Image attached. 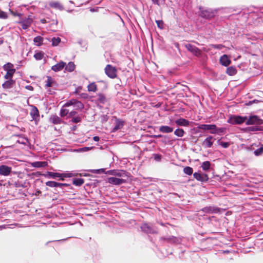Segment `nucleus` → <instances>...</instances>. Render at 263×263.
<instances>
[{
	"label": "nucleus",
	"instance_id": "1",
	"mask_svg": "<svg viewBox=\"0 0 263 263\" xmlns=\"http://www.w3.org/2000/svg\"><path fill=\"white\" fill-rule=\"evenodd\" d=\"M71 106H73L74 110L82 109L84 108L83 104L81 101L74 99L69 100L64 104V106L66 107Z\"/></svg>",
	"mask_w": 263,
	"mask_h": 263
},
{
	"label": "nucleus",
	"instance_id": "2",
	"mask_svg": "<svg viewBox=\"0 0 263 263\" xmlns=\"http://www.w3.org/2000/svg\"><path fill=\"white\" fill-rule=\"evenodd\" d=\"M160 240L165 241L168 243L172 244H180L182 241V237H175L174 236H166L160 237Z\"/></svg>",
	"mask_w": 263,
	"mask_h": 263
},
{
	"label": "nucleus",
	"instance_id": "3",
	"mask_svg": "<svg viewBox=\"0 0 263 263\" xmlns=\"http://www.w3.org/2000/svg\"><path fill=\"white\" fill-rule=\"evenodd\" d=\"M200 15L205 18L210 19L213 17L216 11L211 9H204L203 8L200 7Z\"/></svg>",
	"mask_w": 263,
	"mask_h": 263
},
{
	"label": "nucleus",
	"instance_id": "4",
	"mask_svg": "<svg viewBox=\"0 0 263 263\" xmlns=\"http://www.w3.org/2000/svg\"><path fill=\"white\" fill-rule=\"evenodd\" d=\"M247 120V117H242L240 116L233 115L230 117L228 122L231 124H241L246 122Z\"/></svg>",
	"mask_w": 263,
	"mask_h": 263
},
{
	"label": "nucleus",
	"instance_id": "5",
	"mask_svg": "<svg viewBox=\"0 0 263 263\" xmlns=\"http://www.w3.org/2000/svg\"><path fill=\"white\" fill-rule=\"evenodd\" d=\"M105 72L106 74L111 79L116 78L117 76V69L115 67L112 66L110 64H108L105 67Z\"/></svg>",
	"mask_w": 263,
	"mask_h": 263
},
{
	"label": "nucleus",
	"instance_id": "6",
	"mask_svg": "<svg viewBox=\"0 0 263 263\" xmlns=\"http://www.w3.org/2000/svg\"><path fill=\"white\" fill-rule=\"evenodd\" d=\"M140 228L141 230L146 234H158V231L154 229L152 224L144 223L141 225Z\"/></svg>",
	"mask_w": 263,
	"mask_h": 263
},
{
	"label": "nucleus",
	"instance_id": "7",
	"mask_svg": "<svg viewBox=\"0 0 263 263\" xmlns=\"http://www.w3.org/2000/svg\"><path fill=\"white\" fill-rule=\"evenodd\" d=\"M263 123V120L260 119L257 116H252L249 117L248 119L247 118V120L246 121V124L247 125H261Z\"/></svg>",
	"mask_w": 263,
	"mask_h": 263
},
{
	"label": "nucleus",
	"instance_id": "8",
	"mask_svg": "<svg viewBox=\"0 0 263 263\" xmlns=\"http://www.w3.org/2000/svg\"><path fill=\"white\" fill-rule=\"evenodd\" d=\"M185 48L192 54L196 57H199L201 55V52L200 50L194 45L191 44H185L184 45Z\"/></svg>",
	"mask_w": 263,
	"mask_h": 263
},
{
	"label": "nucleus",
	"instance_id": "9",
	"mask_svg": "<svg viewBox=\"0 0 263 263\" xmlns=\"http://www.w3.org/2000/svg\"><path fill=\"white\" fill-rule=\"evenodd\" d=\"M226 130L225 127L218 128L215 124H211L210 128V133L211 134H218L221 135L224 133Z\"/></svg>",
	"mask_w": 263,
	"mask_h": 263
},
{
	"label": "nucleus",
	"instance_id": "10",
	"mask_svg": "<svg viewBox=\"0 0 263 263\" xmlns=\"http://www.w3.org/2000/svg\"><path fill=\"white\" fill-rule=\"evenodd\" d=\"M30 115L32 118V120H34L37 123L40 119V115L39 110L36 106L34 105L31 106Z\"/></svg>",
	"mask_w": 263,
	"mask_h": 263
},
{
	"label": "nucleus",
	"instance_id": "11",
	"mask_svg": "<svg viewBox=\"0 0 263 263\" xmlns=\"http://www.w3.org/2000/svg\"><path fill=\"white\" fill-rule=\"evenodd\" d=\"M32 19L30 17L25 18L24 19L21 18L20 20L17 22V23L21 24L22 28L24 30H26L30 27L31 23H32Z\"/></svg>",
	"mask_w": 263,
	"mask_h": 263
},
{
	"label": "nucleus",
	"instance_id": "12",
	"mask_svg": "<svg viewBox=\"0 0 263 263\" xmlns=\"http://www.w3.org/2000/svg\"><path fill=\"white\" fill-rule=\"evenodd\" d=\"M107 182L111 184L119 185L125 183L126 181L125 179L117 178L115 177H109L107 179Z\"/></svg>",
	"mask_w": 263,
	"mask_h": 263
},
{
	"label": "nucleus",
	"instance_id": "13",
	"mask_svg": "<svg viewBox=\"0 0 263 263\" xmlns=\"http://www.w3.org/2000/svg\"><path fill=\"white\" fill-rule=\"evenodd\" d=\"M12 172V167L6 165H0V175L8 176Z\"/></svg>",
	"mask_w": 263,
	"mask_h": 263
},
{
	"label": "nucleus",
	"instance_id": "14",
	"mask_svg": "<svg viewBox=\"0 0 263 263\" xmlns=\"http://www.w3.org/2000/svg\"><path fill=\"white\" fill-rule=\"evenodd\" d=\"M193 176L197 180L200 182H207L209 180L208 175L206 174L195 172L194 173Z\"/></svg>",
	"mask_w": 263,
	"mask_h": 263
},
{
	"label": "nucleus",
	"instance_id": "15",
	"mask_svg": "<svg viewBox=\"0 0 263 263\" xmlns=\"http://www.w3.org/2000/svg\"><path fill=\"white\" fill-rule=\"evenodd\" d=\"M46 178H50L55 179L56 178H60V180H64L63 178V173H54L51 172H47L46 174L43 175Z\"/></svg>",
	"mask_w": 263,
	"mask_h": 263
},
{
	"label": "nucleus",
	"instance_id": "16",
	"mask_svg": "<svg viewBox=\"0 0 263 263\" xmlns=\"http://www.w3.org/2000/svg\"><path fill=\"white\" fill-rule=\"evenodd\" d=\"M124 125V121L116 118L115 126L111 130V132H115L118 130L121 129Z\"/></svg>",
	"mask_w": 263,
	"mask_h": 263
},
{
	"label": "nucleus",
	"instance_id": "17",
	"mask_svg": "<svg viewBox=\"0 0 263 263\" xmlns=\"http://www.w3.org/2000/svg\"><path fill=\"white\" fill-rule=\"evenodd\" d=\"M215 139L212 136H209L203 141L202 145L206 148H210L212 146Z\"/></svg>",
	"mask_w": 263,
	"mask_h": 263
},
{
	"label": "nucleus",
	"instance_id": "18",
	"mask_svg": "<svg viewBox=\"0 0 263 263\" xmlns=\"http://www.w3.org/2000/svg\"><path fill=\"white\" fill-rule=\"evenodd\" d=\"M220 63L224 66H228L231 64V60L227 54L222 55L220 58Z\"/></svg>",
	"mask_w": 263,
	"mask_h": 263
},
{
	"label": "nucleus",
	"instance_id": "19",
	"mask_svg": "<svg viewBox=\"0 0 263 263\" xmlns=\"http://www.w3.org/2000/svg\"><path fill=\"white\" fill-rule=\"evenodd\" d=\"M65 66V63L63 61H61L57 64L51 67V69L55 71L58 72L62 70Z\"/></svg>",
	"mask_w": 263,
	"mask_h": 263
},
{
	"label": "nucleus",
	"instance_id": "20",
	"mask_svg": "<svg viewBox=\"0 0 263 263\" xmlns=\"http://www.w3.org/2000/svg\"><path fill=\"white\" fill-rule=\"evenodd\" d=\"M201 211L205 213H216L219 211V209L217 208L210 206L203 208Z\"/></svg>",
	"mask_w": 263,
	"mask_h": 263
},
{
	"label": "nucleus",
	"instance_id": "21",
	"mask_svg": "<svg viewBox=\"0 0 263 263\" xmlns=\"http://www.w3.org/2000/svg\"><path fill=\"white\" fill-rule=\"evenodd\" d=\"M159 130L162 133L168 134L172 133L173 131L174 128L169 126L162 125L159 127Z\"/></svg>",
	"mask_w": 263,
	"mask_h": 263
},
{
	"label": "nucleus",
	"instance_id": "22",
	"mask_svg": "<svg viewBox=\"0 0 263 263\" xmlns=\"http://www.w3.org/2000/svg\"><path fill=\"white\" fill-rule=\"evenodd\" d=\"M175 123L178 126H187L190 124V122L183 118H180L175 121Z\"/></svg>",
	"mask_w": 263,
	"mask_h": 263
},
{
	"label": "nucleus",
	"instance_id": "23",
	"mask_svg": "<svg viewBox=\"0 0 263 263\" xmlns=\"http://www.w3.org/2000/svg\"><path fill=\"white\" fill-rule=\"evenodd\" d=\"M50 121L54 124H59L62 123V119L57 115H52L50 118Z\"/></svg>",
	"mask_w": 263,
	"mask_h": 263
},
{
	"label": "nucleus",
	"instance_id": "24",
	"mask_svg": "<svg viewBox=\"0 0 263 263\" xmlns=\"http://www.w3.org/2000/svg\"><path fill=\"white\" fill-rule=\"evenodd\" d=\"M45 86L46 87H51L53 84H56L55 80L50 76H47V80L45 81Z\"/></svg>",
	"mask_w": 263,
	"mask_h": 263
},
{
	"label": "nucleus",
	"instance_id": "25",
	"mask_svg": "<svg viewBox=\"0 0 263 263\" xmlns=\"http://www.w3.org/2000/svg\"><path fill=\"white\" fill-rule=\"evenodd\" d=\"M75 65L74 64L73 62H70L68 63L67 65H66L65 64V69L66 71H68V72H72L73 71H74V69H75Z\"/></svg>",
	"mask_w": 263,
	"mask_h": 263
},
{
	"label": "nucleus",
	"instance_id": "26",
	"mask_svg": "<svg viewBox=\"0 0 263 263\" xmlns=\"http://www.w3.org/2000/svg\"><path fill=\"white\" fill-rule=\"evenodd\" d=\"M237 72V69L235 67L230 66L227 68L226 73L229 76H234Z\"/></svg>",
	"mask_w": 263,
	"mask_h": 263
},
{
	"label": "nucleus",
	"instance_id": "27",
	"mask_svg": "<svg viewBox=\"0 0 263 263\" xmlns=\"http://www.w3.org/2000/svg\"><path fill=\"white\" fill-rule=\"evenodd\" d=\"M114 176L119 177H127V172L125 171L115 170Z\"/></svg>",
	"mask_w": 263,
	"mask_h": 263
},
{
	"label": "nucleus",
	"instance_id": "28",
	"mask_svg": "<svg viewBox=\"0 0 263 263\" xmlns=\"http://www.w3.org/2000/svg\"><path fill=\"white\" fill-rule=\"evenodd\" d=\"M14 83V81L12 79L8 80L5 81L2 85L3 87L5 89L10 88L12 87L13 84Z\"/></svg>",
	"mask_w": 263,
	"mask_h": 263
},
{
	"label": "nucleus",
	"instance_id": "29",
	"mask_svg": "<svg viewBox=\"0 0 263 263\" xmlns=\"http://www.w3.org/2000/svg\"><path fill=\"white\" fill-rule=\"evenodd\" d=\"M49 5L50 7L52 8H54L58 9H59L60 10H62L63 9V6L58 2H52L49 3Z\"/></svg>",
	"mask_w": 263,
	"mask_h": 263
},
{
	"label": "nucleus",
	"instance_id": "30",
	"mask_svg": "<svg viewBox=\"0 0 263 263\" xmlns=\"http://www.w3.org/2000/svg\"><path fill=\"white\" fill-rule=\"evenodd\" d=\"M46 185L48 186L51 187H61V184L59 182H57L53 181H48L46 182Z\"/></svg>",
	"mask_w": 263,
	"mask_h": 263
},
{
	"label": "nucleus",
	"instance_id": "31",
	"mask_svg": "<svg viewBox=\"0 0 263 263\" xmlns=\"http://www.w3.org/2000/svg\"><path fill=\"white\" fill-rule=\"evenodd\" d=\"M84 183V180L82 178H74L72 180V183L77 186H81Z\"/></svg>",
	"mask_w": 263,
	"mask_h": 263
},
{
	"label": "nucleus",
	"instance_id": "32",
	"mask_svg": "<svg viewBox=\"0 0 263 263\" xmlns=\"http://www.w3.org/2000/svg\"><path fill=\"white\" fill-rule=\"evenodd\" d=\"M43 38L41 36H37L33 39V42L35 45L40 46L42 45Z\"/></svg>",
	"mask_w": 263,
	"mask_h": 263
},
{
	"label": "nucleus",
	"instance_id": "33",
	"mask_svg": "<svg viewBox=\"0 0 263 263\" xmlns=\"http://www.w3.org/2000/svg\"><path fill=\"white\" fill-rule=\"evenodd\" d=\"M67 107L64 106V105L62 106L60 110V116L62 117H65L69 115V109L66 108Z\"/></svg>",
	"mask_w": 263,
	"mask_h": 263
},
{
	"label": "nucleus",
	"instance_id": "34",
	"mask_svg": "<svg viewBox=\"0 0 263 263\" xmlns=\"http://www.w3.org/2000/svg\"><path fill=\"white\" fill-rule=\"evenodd\" d=\"M6 71L7 73L4 76L5 79L7 80L12 79V76L15 72V69H12L11 70Z\"/></svg>",
	"mask_w": 263,
	"mask_h": 263
},
{
	"label": "nucleus",
	"instance_id": "35",
	"mask_svg": "<svg viewBox=\"0 0 263 263\" xmlns=\"http://www.w3.org/2000/svg\"><path fill=\"white\" fill-rule=\"evenodd\" d=\"M185 134V132L182 128H177L174 131V134L178 137H182Z\"/></svg>",
	"mask_w": 263,
	"mask_h": 263
},
{
	"label": "nucleus",
	"instance_id": "36",
	"mask_svg": "<svg viewBox=\"0 0 263 263\" xmlns=\"http://www.w3.org/2000/svg\"><path fill=\"white\" fill-rule=\"evenodd\" d=\"M87 88L89 91L96 92L97 90V86L95 82L89 84Z\"/></svg>",
	"mask_w": 263,
	"mask_h": 263
},
{
	"label": "nucleus",
	"instance_id": "37",
	"mask_svg": "<svg viewBox=\"0 0 263 263\" xmlns=\"http://www.w3.org/2000/svg\"><path fill=\"white\" fill-rule=\"evenodd\" d=\"M210 166L211 163L208 161L203 162L201 166L202 169L204 171H207L208 170H209L210 168Z\"/></svg>",
	"mask_w": 263,
	"mask_h": 263
},
{
	"label": "nucleus",
	"instance_id": "38",
	"mask_svg": "<svg viewBox=\"0 0 263 263\" xmlns=\"http://www.w3.org/2000/svg\"><path fill=\"white\" fill-rule=\"evenodd\" d=\"M79 173H77L75 172H69L67 173H63V178L64 179V178H69L74 176H78Z\"/></svg>",
	"mask_w": 263,
	"mask_h": 263
},
{
	"label": "nucleus",
	"instance_id": "39",
	"mask_svg": "<svg viewBox=\"0 0 263 263\" xmlns=\"http://www.w3.org/2000/svg\"><path fill=\"white\" fill-rule=\"evenodd\" d=\"M12 63H7L3 66V69L5 71L11 70L12 69H14Z\"/></svg>",
	"mask_w": 263,
	"mask_h": 263
},
{
	"label": "nucleus",
	"instance_id": "40",
	"mask_svg": "<svg viewBox=\"0 0 263 263\" xmlns=\"http://www.w3.org/2000/svg\"><path fill=\"white\" fill-rule=\"evenodd\" d=\"M183 172L186 175H191L193 174V170L191 167L185 166L183 168Z\"/></svg>",
	"mask_w": 263,
	"mask_h": 263
},
{
	"label": "nucleus",
	"instance_id": "41",
	"mask_svg": "<svg viewBox=\"0 0 263 263\" xmlns=\"http://www.w3.org/2000/svg\"><path fill=\"white\" fill-rule=\"evenodd\" d=\"M98 101L101 103H104L106 102L105 96L102 93H99L98 95Z\"/></svg>",
	"mask_w": 263,
	"mask_h": 263
},
{
	"label": "nucleus",
	"instance_id": "42",
	"mask_svg": "<svg viewBox=\"0 0 263 263\" xmlns=\"http://www.w3.org/2000/svg\"><path fill=\"white\" fill-rule=\"evenodd\" d=\"M211 124H200L198 126V128L203 130H209Z\"/></svg>",
	"mask_w": 263,
	"mask_h": 263
},
{
	"label": "nucleus",
	"instance_id": "43",
	"mask_svg": "<svg viewBox=\"0 0 263 263\" xmlns=\"http://www.w3.org/2000/svg\"><path fill=\"white\" fill-rule=\"evenodd\" d=\"M263 154V145L254 151V154L256 156H261Z\"/></svg>",
	"mask_w": 263,
	"mask_h": 263
},
{
	"label": "nucleus",
	"instance_id": "44",
	"mask_svg": "<svg viewBox=\"0 0 263 263\" xmlns=\"http://www.w3.org/2000/svg\"><path fill=\"white\" fill-rule=\"evenodd\" d=\"M44 57V53L42 52H36L34 54V58L36 60H42Z\"/></svg>",
	"mask_w": 263,
	"mask_h": 263
},
{
	"label": "nucleus",
	"instance_id": "45",
	"mask_svg": "<svg viewBox=\"0 0 263 263\" xmlns=\"http://www.w3.org/2000/svg\"><path fill=\"white\" fill-rule=\"evenodd\" d=\"M61 42V39L59 37H53L52 39V45L54 46H57Z\"/></svg>",
	"mask_w": 263,
	"mask_h": 263
},
{
	"label": "nucleus",
	"instance_id": "46",
	"mask_svg": "<svg viewBox=\"0 0 263 263\" xmlns=\"http://www.w3.org/2000/svg\"><path fill=\"white\" fill-rule=\"evenodd\" d=\"M248 132H257L259 131L260 128L258 126H249L246 128Z\"/></svg>",
	"mask_w": 263,
	"mask_h": 263
},
{
	"label": "nucleus",
	"instance_id": "47",
	"mask_svg": "<svg viewBox=\"0 0 263 263\" xmlns=\"http://www.w3.org/2000/svg\"><path fill=\"white\" fill-rule=\"evenodd\" d=\"M211 46L212 48L221 50L224 47V46L222 44H212Z\"/></svg>",
	"mask_w": 263,
	"mask_h": 263
},
{
	"label": "nucleus",
	"instance_id": "48",
	"mask_svg": "<svg viewBox=\"0 0 263 263\" xmlns=\"http://www.w3.org/2000/svg\"><path fill=\"white\" fill-rule=\"evenodd\" d=\"M153 137L156 138H164L165 140L162 141V142L165 143H166L167 142L166 139L168 138V136L162 135H154Z\"/></svg>",
	"mask_w": 263,
	"mask_h": 263
},
{
	"label": "nucleus",
	"instance_id": "49",
	"mask_svg": "<svg viewBox=\"0 0 263 263\" xmlns=\"http://www.w3.org/2000/svg\"><path fill=\"white\" fill-rule=\"evenodd\" d=\"M82 120V119H81V117H80V116H77V117H73L72 120H71V122H73V123H79Z\"/></svg>",
	"mask_w": 263,
	"mask_h": 263
},
{
	"label": "nucleus",
	"instance_id": "50",
	"mask_svg": "<svg viewBox=\"0 0 263 263\" xmlns=\"http://www.w3.org/2000/svg\"><path fill=\"white\" fill-rule=\"evenodd\" d=\"M8 17V14L6 12L0 11V18L2 19H6Z\"/></svg>",
	"mask_w": 263,
	"mask_h": 263
},
{
	"label": "nucleus",
	"instance_id": "51",
	"mask_svg": "<svg viewBox=\"0 0 263 263\" xmlns=\"http://www.w3.org/2000/svg\"><path fill=\"white\" fill-rule=\"evenodd\" d=\"M27 142V139L26 138H21L16 141V143L25 145Z\"/></svg>",
	"mask_w": 263,
	"mask_h": 263
},
{
	"label": "nucleus",
	"instance_id": "52",
	"mask_svg": "<svg viewBox=\"0 0 263 263\" xmlns=\"http://www.w3.org/2000/svg\"><path fill=\"white\" fill-rule=\"evenodd\" d=\"M153 156H154V158L155 160H156V161H158V162H159L161 161V158H162V156L161 155L157 154H154L153 155Z\"/></svg>",
	"mask_w": 263,
	"mask_h": 263
},
{
	"label": "nucleus",
	"instance_id": "53",
	"mask_svg": "<svg viewBox=\"0 0 263 263\" xmlns=\"http://www.w3.org/2000/svg\"><path fill=\"white\" fill-rule=\"evenodd\" d=\"M92 147H84L82 148H79L77 150V152H86L90 149H91Z\"/></svg>",
	"mask_w": 263,
	"mask_h": 263
},
{
	"label": "nucleus",
	"instance_id": "54",
	"mask_svg": "<svg viewBox=\"0 0 263 263\" xmlns=\"http://www.w3.org/2000/svg\"><path fill=\"white\" fill-rule=\"evenodd\" d=\"M89 171L92 173H101L104 172L105 169L101 168L98 170H90Z\"/></svg>",
	"mask_w": 263,
	"mask_h": 263
},
{
	"label": "nucleus",
	"instance_id": "55",
	"mask_svg": "<svg viewBox=\"0 0 263 263\" xmlns=\"http://www.w3.org/2000/svg\"><path fill=\"white\" fill-rule=\"evenodd\" d=\"M156 23L158 27L160 28H163V22L162 20H156Z\"/></svg>",
	"mask_w": 263,
	"mask_h": 263
},
{
	"label": "nucleus",
	"instance_id": "56",
	"mask_svg": "<svg viewBox=\"0 0 263 263\" xmlns=\"http://www.w3.org/2000/svg\"><path fill=\"white\" fill-rule=\"evenodd\" d=\"M261 101H260V100H256V99H254L252 101H249L248 103H247L246 104L247 105H251L252 104H253V103H259V102H261Z\"/></svg>",
	"mask_w": 263,
	"mask_h": 263
},
{
	"label": "nucleus",
	"instance_id": "57",
	"mask_svg": "<svg viewBox=\"0 0 263 263\" xmlns=\"http://www.w3.org/2000/svg\"><path fill=\"white\" fill-rule=\"evenodd\" d=\"M219 145H220L223 148H227L230 144L228 142L221 141L219 143Z\"/></svg>",
	"mask_w": 263,
	"mask_h": 263
},
{
	"label": "nucleus",
	"instance_id": "58",
	"mask_svg": "<svg viewBox=\"0 0 263 263\" xmlns=\"http://www.w3.org/2000/svg\"><path fill=\"white\" fill-rule=\"evenodd\" d=\"M10 12L11 14H12L13 16H18L20 17V18H21L22 14L14 12L13 11L11 10V9H10Z\"/></svg>",
	"mask_w": 263,
	"mask_h": 263
},
{
	"label": "nucleus",
	"instance_id": "59",
	"mask_svg": "<svg viewBox=\"0 0 263 263\" xmlns=\"http://www.w3.org/2000/svg\"><path fill=\"white\" fill-rule=\"evenodd\" d=\"M77 114V112L74 110H71L69 111L68 117H74V116Z\"/></svg>",
	"mask_w": 263,
	"mask_h": 263
},
{
	"label": "nucleus",
	"instance_id": "60",
	"mask_svg": "<svg viewBox=\"0 0 263 263\" xmlns=\"http://www.w3.org/2000/svg\"><path fill=\"white\" fill-rule=\"evenodd\" d=\"M115 172V170H110L107 171L105 173V174H107V175H110L114 176Z\"/></svg>",
	"mask_w": 263,
	"mask_h": 263
},
{
	"label": "nucleus",
	"instance_id": "61",
	"mask_svg": "<svg viewBox=\"0 0 263 263\" xmlns=\"http://www.w3.org/2000/svg\"><path fill=\"white\" fill-rule=\"evenodd\" d=\"M37 164H41L40 165H38L37 167H44L47 165V162H37Z\"/></svg>",
	"mask_w": 263,
	"mask_h": 263
},
{
	"label": "nucleus",
	"instance_id": "62",
	"mask_svg": "<svg viewBox=\"0 0 263 263\" xmlns=\"http://www.w3.org/2000/svg\"><path fill=\"white\" fill-rule=\"evenodd\" d=\"M154 4L160 6V3L159 0H151Z\"/></svg>",
	"mask_w": 263,
	"mask_h": 263
},
{
	"label": "nucleus",
	"instance_id": "63",
	"mask_svg": "<svg viewBox=\"0 0 263 263\" xmlns=\"http://www.w3.org/2000/svg\"><path fill=\"white\" fill-rule=\"evenodd\" d=\"M93 140L95 141H99L100 140V138L98 136H95L93 137Z\"/></svg>",
	"mask_w": 263,
	"mask_h": 263
},
{
	"label": "nucleus",
	"instance_id": "64",
	"mask_svg": "<svg viewBox=\"0 0 263 263\" xmlns=\"http://www.w3.org/2000/svg\"><path fill=\"white\" fill-rule=\"evenodd\" d=\"M78 176H88V175L86 173H79Z\"/></svg>",
	"mask_w": 263,
	"mask_h": 263
}]
</instances>
